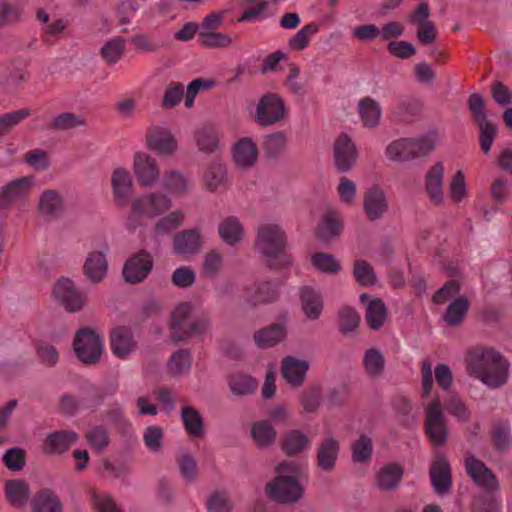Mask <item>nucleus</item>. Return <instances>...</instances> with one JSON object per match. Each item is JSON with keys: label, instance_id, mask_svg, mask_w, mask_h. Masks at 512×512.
<instances>
[{"label": "nucleus", "instance_id": "obj_56", "mask_svg": "<svg viewBox=\"0 0 512 512\" xmlns=\"http://www.w3.org/2000/svg\"><path fill=\"white\" fill-rule=\"evenodd\" d=\"M412 150H414V159L430 153L436 145L437 134L436 132H429L424 136L417 138H410Z\"/></svg>", "mask_w": 512, "mask_h": 512}, {"label": "nucleus", "instance_id": "obj_55", "mask_svg": "<svg viewBox=\"0 0 512 512\" xmlns=\"http://www.w3.org/2000/svg\"><path fill=\"white\" fill-rule=\"evenodd\" d=\"M287 145V136L284 132H273L265 136L263 148L269 156H277L281 154Z\"/></svg>", "mask_w": 512, "mask_h": 512}, {"label": "nucleus", "instance_id": "obj_46", "mask_svg": "<svg viewBox=\"0 0 512 512\" xmlns=\"http://www.w3.org/2000/svg\"><path fill=\"white\" fill-rule=\"evenodd\" d=\"M309 444V439L299 430L289 431L284 439L282 448L285 453L295 455L300 453Z\"/></svg>", "mask_w": 512, "mask_h": 512}, {"label": "nucleus", "instance_id": "obj_45", "mask_svg": "<svg viewBox=\"0 0 512 512\" xmlns=\"http://www.w3.org/2000/svg\"><path fill=\"white\" fill-rule=\"evenodd\" d=\"M320 25L311 22L303 26L293 37L289 39V46L293 50L302 51L309 46L311 38L318 33Z\"/></svg>", "mask_w": 512, "mask_h": 512}, {"label": "nucleus", "instance_id": "obj_40", "mask_svg": "<svg viewBox=\"0 0 512 512\" xmlns=\"http://www.w3.org/2000/svg\"><path fill=\"white\" fill-rule=\"evenodd\" d=\"M185 220V212L181 209L171 211L163 216L155 224L157 235H168L182 225Z\"/></svg>", "mask_w": 512, "mask_h": 512}, {"label": "nucleus", "instance_id": "obj_63", "mask_svg": "<svg viewBox=\"0 0 512 512\" xmlns=\"http://www.w3.org/2000/svg\"><path fill=\"white\" fill-rule=\"evenodd\" d=\"M494 445L499 450H505L512 444L511 428L508 423L500 422L493 430Z\"/></svg>", "mask_w": 512, "mask_h": 512}, {"label": "nucleus", "instance_id": "obj_42", "mask_svg": "<svg viewBox=\"0 0 512 512\" xmlns=\"http://www.w3.org/2000/svg\"><path fill=\"white\" fill-rule=\"evenodd\" d=\"M6 496L13 506L22 507L30 495L27 484L23 481H9L5 485Z\"/></svg>", "mask_w": 512, "mask_h": 512}, {"label": "nucleus", "instance_id": "obj_49", "mask_svg": "<svg viewBox=\"0 0 512 512\" xmlns=\"http://www.w3.org/2000/svg\"><path fill=\"white\" fill-rule=\"evenodd\" d=\"M191 368V354L188 350L180 349L171 355L168 361V369L174 376L187 373Z\"/></svg>", "mask_w": 512, "mask_h": 512}, {"label": "nucleus", "instance_id": "obj_24", "mask_svg": "<svg viewBox=\"0 0 512 512\" xmlns=\"http://www.w3.org/2000/svg\"><path fill=\"white\" fill-rule=\"evenodd\" d=\"M363 207L370 220L379 219L388 208L385 192L376 186L369 188L364 196Z\"/></svg>", "mask_w": 512, "mask_h": 512}, {"label": "nucleus", "instance_id": "obj_11", "mask_svg": "<svg viewBox=\"0 0 512 512\" xmlns=\"http://www.w3.org/2000/svg\"><path fill=\"white\" fill-rule=\"evenodd\" d=\"M133 170L141 186H153L160 179V169L157 160L145 152L135 153Z\"/></svg>", "mask_w": 512, "mask_h": 512}, {"label": "nucleus", "instance_id": "obj_48", "mask_svg": "<svg viewBox=\"0 0 512 512\" xmlns=\"http://www.w3.org/2000/svg\"><path fill=\"white\" fill-rule=\"evenodd\" d=\"M206 508L208 512H231L234 504L227 492L217 490L207 497Z\"/></svg>", "mask_w": 512, "mask_h": 512}, {"label": "nucleus", "instance_id": "obj_61", "mask_svg": "<svg viewBox=\"0 0 512 512\" xmlns=\"http://www.w3.org/2000/svg\"><path fill=\"white\" fill-rule=\"evenodd\" d=\"M198 37L200 43L207 47H227L231 44L229 35L215 31L200 30Z\"/></svg>", "mask_w": 512, "mask_h": 512}, {"label": "nucleus", "instance_id": "obj_15", "mask_svg": "<svg viewBox=\"0 0 512 512\" xmlns=\"http://www.w3.org/2000/svg\"><path fill=\"white\" fill-rule=\"evenodd\" d=\"M430 479L437 494L444 495L450 491L452 486L451 468L443 455H437L432 461Z\"/></svg>", "mask_w": 512, "mask_h": 512}, {"label": "nucleus", "instance_id": "obj_51", "mask_svg": "<svg viewBox=\"0 0 512 512\" xmlns=\"http://www.w3.org/2000/svg\"><path fill=\"white\" fill-rule=\"evenodd\" d=\"M253 439L260 447L271 445L276 438V431L267 421H260L252 428Z\"/></svg>", "mask_w": 512, "mask_h": 512}, {"label": "nucleus", "instance_id": "obj_64", "mask_svg": "<svg viewBox=\"0 0 512 512\" xmlns=\"http://www.w3.org/2000/svg\"><path fill=\"white\" fill-rule=\"evenodd\" d=\"M372 454V441L369 437L362 435L352 445V457L356 462H364L370 459Z\"/></svg>", "mask_w": 512, "mask_h": 512}, {"label": "nucleus", "instance_id": "obj_36", "mask_svg": "<svg viewBox=\"0 0 512 512\" xmlns=\"http://www.w3.org/2000/svg\"><path fill=\"white\" fill-rule=\"evenodd\" d=\"M32 512H62L58 496L49 490L38 493L31 502Z\"/></svg>", "mask_w": 512, "mask_h": 512}, {"label": "nucleus", "instance_id": "obj_53", "mask_svg": "<svg viewBox=\"0 0 512 512\" xmlns=\"http://www.w3.org/2000/svg\"><path fill=\"white\" fill-rule=\"evenodd\" d=\"M311 262L322 273L336 274L340 270V263L331 254L317 252L312 255Z\"/></svg>", "mask_w": 512, "mask_h": 512}, {"label": "nucleus", "instance_id": "obj_10", "mask_svg": "<svg viewBox=\"0 0 512 512\" xmlns=\"http://www.w3.org/2000/svg\"><path fill=\"white\" fill-rule=\"evenodd\" d=\"M35 186L33 176H24L12 180L0 188V209L24 201Z\"/></svg>", "mask_w": 512, "mask_h": 512}, {"label": "nucleus", "instance_id": "obj_7", "mask_svg": "<svg viewBox=\"0 0 512 512\" xmlns=\"http://www.w3.org/2000/svg\"><path fill=\"white\" fill-rule=\"evenodd\" d=\"M54 299L69 313L80 311L86 304V295L78 291L68 278L59 279L52 290Z\"/></svg>", "mask_w": 512, "mask_h": 512}, {"label": "nucleus", "instance_id": "obj_31", "mask_svg": "<svg viewBox=\"0 0 512 512\" xmlns=\"http://www.w3.org/2000/svg\"><path fill=\"white\" fill-rule=\"evenodd\" d=\"M221 240L229 246L240 243L244 237V229L240 220L235 216L225 218L218 227Z\"/></svg>", "mask_w": 512, "mask_h": 512}, {"label": "nucleus", "instance_id": "obj_57", "mask_svg": "<svg viewBox=\"0 0 512 512\" xmlns=\"http://www.w3.org/2000/svg\"><path fill=\"white\" fill-rule=\"evenodd\" d=\"M363 363L370 376H378L384 369L385 360L378 350L371 348L365 353Z\"/></svg>", "mask_w": 512, "mask_h": 512}, {"label": "nucleus", "instance_id": "obj_39", "mask_svg": "<svg viewBox=\"0 0 512 512\" xmlns=\"http://www.w3.org/2000/svg\"><path fill=\"white\" fill-rule=\"evenodd\" d=\"M195 140L201 152L211 154L219 148L218 132L212 127H203L196 131Z\"/></svg>", "mask_w": 512, "mask_h": 512}, {"label": "nucleus", "instance_id": "obj_16", "mask_svg": "<svg viewBox=\"0 0 512 512\" xmlns=\"http://www.w3.org/2000/svg\"><path fill=\"white\" fill-rule=\"evenodd\" d=\"M444 171L443 163L437 162L428 169L425 175V191L435 205H440L444 201Z\"/></svg>", "mask_w": 512, "mask_h": 512}, {"label": "nucleus", "instance_id": "obj_43", "mask_svg": "<svg viewBox=\"0 0 512 512\" xmlns=\"http://www.w3.org/2000/svg\"><path fill=\"white\" fill-rule=\"evenodd\" d=\"M402 469L396 464L384 466L378 473L377 484L381 489H394L402 478Z\"/></svg>", "mask_w": 512, "mask_h": 512}, {"label": "nucleus", "instance_id": "obj_14", "mask_svg": "<svg viewBox=\"0 0 512 512\" xmlns=\"http://www.w3.org/2000/svg\"><path fill=\"white\" fill-rule=\"evenodd\" d=\"M429 15L428 5L426 3H420L409 16V21L418 26L417 37L420 43L424 45L432 44L437 36L434 23L428 19Z\"/></svg>", "mask_w": 512, "mask_h": 512}, {"label": "nucleus", "instance_id": "obj_9", "mask_svg": "<svg viewBox=\"0 0 512 512\" xmlns=\"http://www.w3.org/2000/svg\"><path fill=\"white\" fill-rule=\"evenodd\" d=\"M426 433L433 445L440 446L446 442L447 430L444 414L439 399H434L426 407Z\"/></svg>", "mask_w": 512, "mask_h": 512}, {"label": "nucleus", "instance_id": "obj_28", "mask_svg": "<svg viewBox=\"0 0 512 512\" xmlns=\"http://www.w3.org/2000/svg\"><path fill=\"white\" fill-rule=\"evenodd\" d=\"M342 227L343 221L339 212L328 210L317 225L316 235L322 241H329L340 234Z\"/></svg>", "mask_w": 512, "mask_h": 512}, {"label": "nucleus", "instance_id": "obj_17", "mask_svg": "<svg viewBox=\"0 0 512 512\" xmlns=\"http://www.w3.org/2000/svg\"><path fill=\"white\" fill-rule=\"evenodd\" d=\"M203 243V236L198 229H185L175 234L173 251L179 256H191L202 248Z\"/></svg>", "mask_w": 512, "mask_h": 512}, {"label": "nucleus", "instance_id": "obj_44", "mask_svg": "<svg viewBox=\"0 0 512 512\" xmlns=\"http://www.w3.org/2000/svg\"><path fill=\"white\" fill-rule=\"evenodd\" d=\"M257 381L249 375L235 373L230 376L229 387L235 395H248L257 388Z\"/></svg>", "mask_w": 512, "mask_h": 512}, {"label": "nucleus", "instance_id": "obj_19", "mask_svg": "<svg viewBox=\"0 0 512 512\" xmlns=\"http://www.w3.org/2000/svg\"><path fill=\"white\" fill-rule=\"evenodd\" d=\"M152 268L150 254L142 252L132 256L124 265L123 276L127 282L138 283L143 281Z\"/></svg>", "mask_w": 512, "mask_h": 512}, {"label": "nucleus", "instance_id": "obj_20", "mask_svg": "<svg viewBox=\"0 0 512 512\" xmlns=\"http://www.w3.org/2000/svg\"><path fill=\"white\" fill-rule=\"evenodd\" d=\"M111 187L118 204L128 203L133 192V179L129 170L124 167L115 168L111 174Z\"/></svg>", "mask_w": 512, "mask_h": 512}, {"label": "nucleus", "instance_id": "obj_26", "mask_svg": "<svg viewBox=\"0 0 512 512\" xmlns=\"http://www.w3.org/2000/svg\"><path fill=\"white\" fill-rule=\"evenodd\" d=\"M357 108L363 127L374 128L380 124L382 108L377 100L372 97L361 98Z\"/></svg>", "mask_w": 512, "mask_h": 512}, {"label": "nucleus", "instance_id": "obj_18", "mask_svg": "<svg viewBox=\"0 0 512 512\" xmlns=\"http://www.w3.org/2000/svg\"><path fill=\"white\" fill-rule=\"evenodd\" d=\"M232 159L237 167L250 169L258 159V148L255 141L250 137L238 139L231 150Z\"/></svg>", "mask_w": 512, "mask_h": 512}, {"label": "nucleus", "instance_id": "obj_6", "mask_svg": "<svg viewBox=\"0 0 512 512\" xmlns=\"http://www.w3.org/2000/svg\"><path fill=\"white\" fill-rule=\"evenodd\" d=\"M73 348L77 358L84 364H95L103 353V342L91 329L84 328L76 333Z\"/></svg>", "mask_w": 512, "mask_h": 512}, {"label": "nucleus", "instance_id": "obj_12", "mask_svg": "<svg viewBox=\"0 0 512 512\" xmlns=\"http://www.w3.org/2000/svg\"><path fill=\"white\" fill-rule=\"evenodd\" d=\"M464 466L467 474L475 484L487 491H494L498 488V480L492 471L473 455L465 458Z\"/></svg>", "mask_w": 512, "mask_h": 512}, {"label": "nucleus", "instance_id": "obj_52", "mask_svg": "<svg viewBox=\"0 0 512 512\" xmlns=\"http://www.w3.org/2000/svg\"><path fill=\"white\" fill-rule=\"evenodd\" d=\"M31 114L28 108L4 113L0 116V137L8 134L16 125Z\"/></svg>", "mask_w": 512, "mask_h": 512}, {"label": "nucleus", "instance_id": "obj_23", "mask_svg": "<svg viewBox=\"0 0 512 512\" xmlns=\"http://www.w3.org/2000/svg\"><path fill=\"white\" fill-rule=\"evenodd\" d=\"M308 369L309 363L303 359L288 356L282 361V375L287 383L293 387H299L303 384Z\"/></svg>", "mask_w": 512, "mask_h": 512}, {"label": "nucleus", "instance_id": "obj_8", "mask_svg": "<svg viewBox=\"0 0 512 512\" xmlns=\"http://www.w3.org/2000/svg\"><path fill=\"white\" fill-rule=\"evenodd\" d=\"M334 163L338 171L346 173L356 164L359 152L355 142L346 134H340L333 146Z\"/></svg>", "mask_w": 512, "mask_h": 512}, {"label": "nucleus", "instance_id": "obj_2", "mask_svg": "<svg viewBox=\"0 0 512 512\" xmlns=\"http://www.w3.org/2000/svg\"><path fill=\"white\" fill-rule=\"evenodd\" d=\"M276 472V477L266 484V494L278 502H297L303 495L300 479L305 472L304 465L293 461L282 462Z\"/></svg>", "mask_w": 512, "mask_h": 512}, {"label": "nucleus", "instance_id": "obj_1", "mask_svg": "<svg viewBox=\"0 0 512 512\" xmlns=\"http://www.w3.org/2000/svg\"><path fill=\"white\" fill-rule=\"evenodd\" d=\"M466 364L470 375L487 387L497 388L508 380L509 363L494 349L477 347L469 350Z\"/></svg>", "mask_w": 512, "mask_h": 512}, {"label": "nucleus", "instance_id": "obj_25", "mask_svg": "<svg viewBox=\"0 0 512 512\" xmlns=\"http://www.w3.org/2000/svg\"><path fill=\"white\" fill-rule=\"evenodd\" d=\"M360 300L367 302L365 318L371 329L379 330L387 319V308L384 302L378 298L370 299L367 294H361Z\"/></svg>", "mask_w": 512, "mask_h": 512}, {"label": "nucleus", "instance_id": "obj_33", "mask_svg": "<svg viewBox=\"0 0 512 512\" xmlns=\"http://www.w3.org/2000/svg\"><path fill=\"white\" fill-rule=\"evenodd\" d=\"M84 273L92 282H100L107 273L108 263L105 253L91 252L84 263Z\"/></svg>", "mask_w": 512, "mask_h": 512}, {"label": "nucleus", "instance_id": "obj_4", "mask_svg": "<svg viewBox=\"0 0 512 512\" xmlns=\"http://www.w3.org/2000/svg\"><path fill=\"white\" fill-rule=\"evenodd\" d=\"M255 248L269 266L277 262H289L286 259L287 237L277 224L265 223L259 226Z\"/></svg>", "mask_w": 512, "mask_h": 512}, {"label": "nucleus", "instance_id": "obj_22", "mask_svg": "<svg viewBox=\"0 0 512 512\" xmlns=\"http://www.w3.org/2000/svg\"><path fill=\"white\" fill-rule=\"evenodd\" d=\"M340 450V444L332 436H326L317 449V466L322 471H331L335 467Z\"/></svg>", "mask_w": 512, "mask_h": 512}, {"label": "nucleus", "instance_id": "obj_58", "mask_svg": "<svg viewBox=\"0 0 512 512\" xmlns=\"http://www.w3.org/2000/svg\"><path fill=\"white\" fill-rule=\"evenodd\" d=\"M85 124L84 119L75 113H62L55 116L51 127L56 130H69Z\"/></svg>", "mask_w": 512, "mask_h": 512}, {"label": "nucleus", "instance_id": "obj_60", "mask_svg": "<svg viewBox=\"0 0 512 512\" xmlns=\"http://www.w3.org/2000/svg\"><path fill=\"white\" fill-rule=\"evenodd\" d=\"M164 432L156 425L148 426L143 433V441L151 452H158L163 445Z\"/></svg>", "mask_w": 512, "mask_h": 512}, {"label": "nucleus", "instance_id": "obj_34", "mask_svg": "<svg viewBox=\"0 0 512 512\" xmlns=\"http://www.w3.org/2000/svg\"><path fill=\"white\" fill-rule=\"evenodd\" d=\"M385 157L392 162H407L414 159L410 138H398L385 148Z\"/></svg>", "mask_w": 512, "mask_h": 512}, {"label": "nucleus", "instance_id": "obj_37", "mask_svg": "<svg viewBox=\"0 0 512 512\" xmlns=\"http://www.w3.org/2000/svg\"><path fill=\"white\" fill-rule=\"evenodd\" d=\"M181 419L185 430L190 436L201 437L204 434L203 418L194 407H183L181 409Z\"/></svg>", "mask_w": 512, "mask_h": 512}, {"label": "nucleus", "instance_id": "obj_5", "mask_svg": "<svg viewBox=\"0 0 512 512\" xmlns=\"http://www.w3.org/2000/svg\"><path fill=\"white\" fill-rule=\"evenodd\" d=\"M255 122L261 127H269L282 122L288 114L283 99L275 93L262 95L254 105L248 107Z\"/></svg>", "mask_w": 512, "mask_h": 512}, {"label": "nucleus", "instance_id": "obj_35", "mask_svg": "<svg viewBox=\"0 0 512 512\" xmlns=\"http://www.w3.org/2000/svg\"><path fill=\"white\" fill-rule=\"evenodd\" d=\"M63 197L59 191L45 190L39 198V211L48 217H57L63 210Z\"/></svg>", "mask_w": 512, "mask_h": 512}, {"label": "nucleus", "instance_id": "obj_13", "mask_svg": "<svg viewBox=\"0 0 512 512\" xmlns=\"http://www.w3.org/2000/svg\"><path fill=\"white\" fill-rule=\"evenodd\" d=\"M147 146L160 156H172L178 149V141L168 129L154 127L147 134Z\"/></svg>", "mask_w": 512, "mask_h": 512}, {"label": "nucleus", "instance_id": "obj_59", "mask_svg": "<svg viewBox=\"0 0 512 512\" xmlns=\"http://www.w3.org/2000/svg\"><path fill=\"white\" fill-rule=\"evenodd\" d=\"M124 51V40L116 37L107 41L101 48L102 57L109 63H116L120 60Z\"/></svg>", "mask_w": 512, "mask_h": 512}, {"label": "nucleus", "instance_id": "obj_54", "mask_svg": "<svg viewBox=\"0 0 512 512\" xmlns=\"http://www.w3.org/2000/svg\"><path fill=\"white\" fill-rule=\"evenodd\" d=\"M340 202L345 206H353L357 198V185L348 177H341L337 186Z\"/></svg>", "mask_w": 512, "mask_h": 512}, {"label": "nucleus", "instance_id": "obj_32", "mask_svg": "<svg viewBox=\"0 0 512 512\" xmlns=\"http://www.w3.org/2000/svg\"><path fill=\"white\" fill-rule=\"evenodd\" d=\"M135 342L129 330L119 327L111 334V349L113 354L121 359L126 358L134 349Z\"/></svg>", "mask_w": 512, "mask_h": 512}, {"label": "nucleus", "instance_id": "obj_50", "mask_svg": "<svg viewBox=\"0 0 512 512\" xmlns=\"http://www.w3.org/2000/svg\"><path fill=\"white\" fill-rule=\"evenodd\" d=\"M226 181V170L220 164L210 167L204 174L205 186L211 192L223 188L226 185Z\"/></svg>", "mask_w": 512, "mask_h": 512}, {"label": "nucleus", "instance_id": "obj_62", "mask_svg": "<svg viewBox=\"0 0 512 512\" xmlns=\"http://www.w3.org/2000/svg\"><path fill=\"white\" fill-rule=\"evenodd\" d=\"M184 98V86L178 82L170 83L163 95L162 105L164 108L170 109L178 105Z\"/></svg>", "mask_w": 512, "mask_h": 512}, {"label": "nucleus", "instance_id": "obj_21", "mask_svg": "<svg viewBox=\"0 0 512 512\" xmlns=\"http://www.w3.org/2000/svg\"><path fill=\"white\" fill-rule=\"evenodd\" d=\"M161 185L170 195L180 197L190 191L192 181L190 176L185 172L177 169H169L163 173Z\"/></svg>", "mask_w": 512, "mask_h": 512}, {"label": "nucleus", "instance_id": "obj_3", "mask_svg": "<svg viewBox=\"0 0 512 512\" xmlns=\"http://www.w3.org/2000/svg\"><path fill=\"white\" fill-rule=\"evenodd\" d=\"M173 201L170 195L162 191H149L138 195L131 204V215L125 220L128 230L138 227L137 218L154 219L170 211Z\"/></svg>", "mask_w": 512, "mask_h": 512}, {"label": "nucleus", "instance_id": "obj_30", "mask_svg": "<svg viewBox=\"0 0 512 512\" xmlns=\"http://www.w3.org/2000/svg\"><path fill=\"white\" fill-rule=\"evenodd\" d=\"M77 439L78 434L74 431H56L50 433L45 440L44 451L47 454H61Z\"/></svg>", "mask_w": 512, "mask_h": 512}, {"label": "nucleus", "instance_id": "obj_29", "mask_svg": "<svg viewBox=\"0 0 512 512\" xmlns=\"http://www.w3.org/2000/svg\"><path fill=\"white\" fill-rule=\"evenodd\" d=\"M192 313V305L189 302L179 303L171 313V337L173 341L187 340V334L183 329L187 328L186 321Z\"/></svg>", "mask_w": 512, "mask_h": 512}, {"label": "nucleus", "instance_id": "obj_27", "mask_svg": "<svg viewBox=\"0 0 512 512\" xmlns=\"http://www.w3.org/2000/svg\"><path fill=\"white\" fill-rule=\"evenodd\" d=\"M300 303L304 315L310 320L320 317L323 310V299L321 294L312 287L300 289Z\"/></svg>", "mask_w": 512, "mask_h": 512}, {"label": "nucleus", "instance_id": "obj_41", "mask_svg": "<svg viewBox=\"0 0 512 512\" xmlns=\"http://www.w3.org/2000/svg\"><path fill=\"white\" fill-rule=\"evenodd\" d=\"M286 335L282 325H273L264 328L254 334V340L258 347H269L282 341Z\"/></svg>", "mask_w": 512, "mask_h": 512}, {"label": "nucleus", "instance_id": "obj_47", "mask_svg": "<svg viewBox=\"0 0 512 512\" xmlns=\"http://www.w3.org/2000/svg\"><path fill=\"white\" fill-rule=\"evenodd\" d=\"M449 197L454 203H460L468 195L466 177L462 170L456 171L448 185Z\"/></svg>", "mask_w": 512, "mask_h": 512}, {"label": "nucleus", "instance_id": "obj_38", "mask_svg": "<svg viewBox=\"0 0 512 512\" xmlns=\"http://www.w3.org/2000/svg\"><path fill=\"white\" fill-rule=\"evenodd\" d=\"M470 302L465 296H460L453 300L447 307L444 320L450 326L459 325L465 318Z\"/></svg>", "mask_w": 512, "mask_h": 512}]
</instances>
